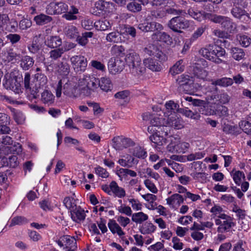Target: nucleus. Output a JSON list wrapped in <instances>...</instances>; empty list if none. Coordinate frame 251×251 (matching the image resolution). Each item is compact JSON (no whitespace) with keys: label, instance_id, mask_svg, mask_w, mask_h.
Segmentation results:
<instances>
[{"label":"nucleus","instance_id":"1","mask_svg":"<svg viewBox=\"0 0 251 251\" xmlns=\"http://www.w3.org/2000/svg\"><path fill=\"white\" fill-rule=\"evenodd\" d=\"M125 61L129 72L135 76L142 75L146 71L139 55L132 51L126 54Z\"/></svg>","mask_w":251,"mask_h":251},{"label":"nucleus","instance_id":"2","mask_svg":"<svg viewBox=\"0 0 251 251\" xmlns=\"http://www.w3.org/2000/svg\"><path fill=\"white\" fill-rule=\"evenodd\" d=\"M99 79L93 75H83L78 80L77 86L81 92V94L84 96H90L92 92L97 88Z\"/></svg>","mask_w":251,"mask_h":251},{"label":"nucleus","instance_id":"3","mask_svg":"<svg viewBox=\"0 0 251 251\" xmlns=\"http://www.w3.org/2000/svg\"><path fill=\"white\" fill-rule=\"evenodd\" d=\"M200 53L208 60L219 64L222 61L220 57L225 55V50L216 45H209L205 48L201 49Z\"/></svg>","mask_w":251,"mask_h":251},{"label":"nucleus","instance_id":"4","mask_svg":"<svg viewBox=\"0 0 251 251\" xmlns=\"http://www.w3.org/2000/svg\"><path fill=\"white\" fill-rule=\"evenodd\" d=\"M200 53L208 60L219 64L222 61L220 57L225 55V50L216 45H209L205 48L201 49Z\"/></svg>","mask_w":251,"mask_h":251},{"label":"nucleus","instance_id":"5","mask_svg":"<svg viewBox=\"0 0 251 251\" xmlns=\"http://www.w3.org/2000/svg\"><path fill=\"white\" fill-rule=\"evenodd\" d=\"M144 120H150L151 125L148 127V131L150 133H154L160 128L161 126H165V118L159 117L157 115H151L150 113H145L143 115Z\"/></svg>","mask_w":251,"mask_h":251},{"label":"nucleus","instance_id":"6","mask_svg":"<svg viewBox=\"0 0 251 251\" xmlns=\"http://www.w3.org/2000/svg\"><path fill=\"white\" fill-rule=\"evenodd\" d=\"M144 56H152L158 59L160 61H166L167 56L162 51L160 47L155 44H149L143 50Z\"/></svg>","mask_w":251,"mask_h":251},{"label":"nucleus","instance_id":"7","mask_svg":"<svg viewBox=\"0 0 251 251\" xmlns=\"http://www.w3.org/2000/svg\"><path fill=\"white\" fill-rule=\"evenodd\" d=\"M190 147L189 143L181 140L179 138H174L167 146V150L172 153H184Z\"/></svg>","mask_w":251,"mask_h":251},{"label":"nucleus","instance_id":"8","mask_svg":"<svg viewBox=\"0 0 251 251\" xmlns=\"http://www.w3.org/2000/svg\"><path fill=\"white\" fill-rule=\"evenodd\" d=\"M215 224L218 226L217 231L224 233L229 231L230 228L235 226L233 219L227 215H223L219 218L215 219Z\"/></svg>","mask_w":251,"mask_h":251},{"label":"nucleus","instance_id":"9","mask_svg":"<svg viewBox=\"0 0 251 251\" xmlns=\"http://www.w3.org/2000/svg\"><path fill=\"white\" fill-rule=\"evenodd\" d=\"M212 21L215 23L221 24L223 29L227 31H234L237 29L236 23L230 18L221 15H215Z\"/></svg>","mask_w":251,"mask_h":251},{"label":"nucleus","instance_id":"10","mask_svg":"<svg viewBox=\"0 0 251 251\" xmlns=\"http://www.w3.org/2000/svg\"><path fill=\"white\" fill-rule=\"evenodd\" d=\"M113 147L117 151H121L134 146V142L130 138L123 136H118L112 139Z\"/></svg>","mask_w":251,"mask_h":251},{"label":"nucleus","instance_id":"11","mask_svg":"<svg viewBox=\"0 0 251 251\" xmlns=\"http://www.w3.org/2000/svg\"><path fill=\"white\" fill-rule=\"evenodd\" d=\"M113 6L112 2L104 0H98L95 2L94 6L91 9V13L99 17H104L107 8Z\"/></svg>","mask_w":251,"mask_h":251},{"label":"nucleus","instance_id":"12","mask_svg":"<svg viewBox=\"0 0 251 251\" xmlns=\"http://www.w3.org/2000/svg\"><path fill=\"white\" fill-rule=\"evenodd\" d=\"M68 10V4L63 2H51L46 8V12L49 15L65 14Z\"/></svg>","mask_w":251,"mask_h":251},{"label":"nucleus","instance_id":"13","mask_svg":"<svg viewBox=\"0 0 251 251\" xmlns=\"http://www.w3.org/2000/svg\"><path fill=\"white\" fill-rule=\"evenodd\" d=\"M124 62L119 58H111L108 63L109 72L113 75L121 72L124 68Z\"/></svg>","mask_w":251,"mask_h":251},{"label":"nucleus","instance_id":"14","mask_svg":"<svg viewBox=\"0 0 251 251\" xmlns=\"http://www.w3.org/2000/svg\"><path fill=\"white\" fill-rule=\"evenodd\" d=\"M4 79L5 80L3 85L6 89L11 90L16 94H19L22 92L21 85L16 79L12 78L7 75L4 76Z\"/></svg>","mask_w":251,"mask_h":251},{"label":"nucleus","instance_id":"15","mask_svg":"<svg viewBox=\"0 0 251 251\" xmlns=\"http://www.w3.org/2000/svg\"><path fill=\"white\" fill-rule=\"evenodd\" d=\"M165 61H160L153 57H148L143 60V63L150 70L154 72H160L162 69L161 64Z\"/></svg>","mask_w":251,"mask_h":251},{"label":"nucleus","instance_id":"16","mask_svg":"<svg viewBox=\"0 0 251 251\" xmlns=\"http://www.w3.org/2000/svg\"><path fill=\"white\" fill-rule=\"evenodd\" d=\"M63 93L70 97L77 98L81 94L77 85H74L72 83H66L63 86Z\"/></svg>","mask_w":251,"mask_h":251},{"label":"nucleus","instance_id":"17","mask_svg":"<svg viewBox=\"0 0 251 251\" xmlns=\"http://www.w3.org/2000/svg\"><path fill=\"white\" fill-rule=\"evenodd\" d=\"M138 28L142 31H161L163 27L160 24L152 22L139 24Z\"/></svg>","mask_w":251,"mask_h":251},{"label":"nucleus","instance_id":"18","mask_svg":"<svg viewBox=\"0 0 251 251\" xmlns=\"http://www.w3.org/2000/svg\"><path fill=\"white\" fill-rule=\"evenodd\" d=\"M167 204L170 208L176 209L184 201L183 197L178 194H174L166 199Z\"/></svg>","mask_w":251,"mask_h":251},{"label":"nucleus","instance_id":"19","mask_svg":"<svg viewBox=\"0 0 251 251\" xmlns=\"http://www.w3.org/2000/svg\"><path fill=\"white\" fill-rule=\"evenodd\" d=\"M165 110L164 112L165 118L169 117L173 115H176V112L180 111L179 105L173 100L167 102L165 105Z\"/></svg>","mask_w":251,"mask_h":251},{"label":"nucleus","instance_id":"20","mask_svg":"<svg viewBox=\"0 0 251 251\" xmlns=\"http://www.w3.org/2000/svg\"><path fill=\"white\" fill-rule=\"evenodd\" d=\"M165 126H171L176 129H181L183 127V121L176 115L165 118Z\"/></svg>","mask_w":251,"mask_h":251},{"label":"nucleus","instance_id":"21","mask_svg":"<svg viewBox=\"0 0 251 251\" xmlns=\"http://www.w3.org/2000/svg\"><path fill=\"white\" fill-rule=\"evenodd\" d=\"M187 14L198 21H201L205 18L206 16L208 14L203 11H199L195 7H190L187 10V12L184 14V16Z\"/></svg>","mask_w":251,"mask_h":251},{"label":"nucleus","instance_id":"22","mask_svg":"<svg viewBox=\"0 0 251 251\" xmlns=\"http://www.w3.org/2000/svg\"><path fill=\"white\" fill-rule=\"evenodd\" d=\"M10 123V118L5 114L0 113V133L9 134L10 128L7 126Z\"/></svg>","mask_w":251,"mask_h":251},{"label":"nucleus","instance_id":"23","mask_svg":"<svg viewBox=\"0 0 251 251\" xmlns=\"http://www.w3.org/2000/svg\"><path fill=\"white\" fill-rule=\"evenodd\" d=\"M71 215L72 220L77 223L84 221L86 217L85 211L79 206L71 211Z\"/></svg>","mask_w":251,"mask_h":251},{"label":"nucleus","instance_id":"24","mask_svg":"<svg viewBox=\"0 0 251 251\" xmlns=\"http://www.w3.org/2000/svg\"><path fill=\"white\" fill-rule=\"evenodd\" d=\"M154 41H159L166 43L169 45L173 44V39L165 32H155L152 35Z\"/></svg>","mask_w":251,"mask_h":251},{"label":"nucleus","instance_id":"25","mask_svg":"<svg viewBox=\"0 0 251 251\" xmlns=\"http://www.w3.org/2000/svg\"><path fill=\"white\" fill-rule=\"evenodd\" d=\"M72 63L80 70H83L87 66V60L83 56L76 55L71 58Z\"/></svg>","mask_w":251,"mask_h":251},{"label":"nucleus","instance_id":"26","mask_svg":"<svg viewBox=\"0 0 251 251\" xmlns=\"http://www.w3.org/2000/svg\"><path fill=\"white\" fill-rule=\"evenodd\" d=\"M54 100L55 97L50 91L45 90L41 94V101L45 105L49 106L52 104Z\"/></svg>","mask_w":251,"mask_h":251},{"label":"nucleus","instance_id":"27","mask_svg":"<svg viewBox=\"0 0 251 251\" xmlns=\"http://www.w3.org/2000/svg\"><path fill=\"white\" fill-rule=\"evenodd\" d=\"M110 188L111 190V193H112L118 198H122L126 196L125 190L123 188L120 187L115 181H112L110 183Z\"/></svg>","mask_w":251,"mask_h":251},{"label":"nucleus","instance_id":"28","mask_svg":"<svg viewBox=\"0 0 251 251\" xmlns=\"http://www.w3.org/2000/svg\"><path fill=\"white\" fill-rule=\"evenodd\" d=\"M183 60L180 59L170 69L169 72L173 76H175L182 72L184 70Z\"/></svg>","mask_w":251,"mask_h":251},{"label":"nucleus","instance_id":"29","mask_svg":"<svg viewBox=\"0 0 251 251\" xmlns=\"http://www.w3.org/2000/svg\"><path fill=\"white\" fill-rule=\"evenodd\" d=\"M243 8L233 7L231 9V14L235 18L242 20L249 18L248 14L243 9Z\"/></svg>","mask_w":251,"mask_h":251},{"label":"nucleus","instance_id":"30","mask_svg":"<svg viewBox=\"0 0 251 251\" xmlns=\"http://www.w3.org/2000/svg\"><path fill=\"white\" fill-rule=\"evenodd\" d=\"M78 9L72 5L70 6L69 11H67L65 14H63L62 17L68 21H74L77 19L75 15L78 13Z\"/></svg>","mask_w":251,"mask_h":251},{"label":"nucleus","instance_id":"31","mask_svg":"<svg viewBox=\"0 0 251 251\" xmlns=\"http://www.w3.org/2000/svg\"><path fill=\"white\" fill-rule=\"evenodd\" d=\"M108 226L112 233H117L121 236L125 234L120 226L113 220H110L108 223Z\"/></svg>","mask_w":251,"mask_h":251},{"label":"nucleus","instance_id":"32","mask_svg":"<svg viewBox=\"0 0 251 251\" xmlns=\"http://www.w3.org/2000/svg\"><path fill=\"white\" fill-rule=\"evenodd\" d=\"M181 17L176 16L171 19L168 24V26L173 31H181L180 30Z\"/></svg>","mask_w":251,"mask_h":251},{"label":"nucleus","instance_id":"33","mask_svg":"<svg viewBox=\"0 0 251 251\" xmlns=\"http://www.w3.org/2000/svg\"><path fill=\"white\" fill-rule=\"evenodd\" d=\"M118 160V163L123 167H131L135 164V158L129 154L124 155Z\"/></svg>","mask_w":251,"mask_h":251},{"label":"nucleus","instance_id":"34","mask_svg":"<svg viewBox=\"0 0 251 251\" xmlns=\"http://www.w3.org/2000/svg\"><path fill=\"white\" fill-rule=\"evenodd\" d=\"M152 134V135L150 136V138L152 143L159 146H162L166 143V139L163 137V135H160L159 131L157 130Z\"/></svg>","mask_w":251,"mask_h":251},{"label":"nucleus","instance_id":"35","mask_svg":"<svg viewBox=\"0 0 251 251\" xmlns=\"http://www.w3.org/2000/svg\"><path fill=\"white\" fill-rule=\"evenodd\" d=\"M233 83V79L229 77H223L216 80L212 81L211 84L214 86H220L222 87H228Z\"/></svg>","mask_w":251,"mask_h":251},{"label":"nucleus","instance_id":"36","mask_svg":"<svg viewBox=\"0 0 251 251\" xmlns=\"http://www.w3.org/2000/svg\"><path fill=\"white\" fill-rule=\"evenodd\" d=\"M127 32H110L106 36V40L109 42H119L124 41L122 36L126 34Z\"/></svg>","mask_w":251,"mask_h":251},{"label":"nucleus","instance_id":"37","mask_svg":"<svg viewBox=\"0 0 251 251\" xmlns=\"http://www.w3.org/2000/svg\"><path fill=\"white\" fill-rule=\"evenodd\" d=\"M98 83L97 88L98 87H100L102 90L106 92L110 90L112 87L111 80L108 78L102 77L100 80L99 79Z\"/></svg>","mask_w":251,"mask_h":251},{"label":"nucleus","instance_id":"38","mask_svg":"<svg viewBox=\"0 0 251 251\" xmlns=\"http://www.w3.org/2000/svg\"><path fill=\"white\" fill-rule=\"evenodd\" d=\"M52 20L51 17L43 14L37 15L34 18V21L38 25L47 24L51 22Z\"/></svg>","mask_w":251,"mask_h":251},{"label":"nucleus","instance_id":"39","mask_svg":"<svg viewBox=\"0 0 251 251\" xmlns=\"http://www.w3.org/2000/svg\"><path fill=\"white\" fill-rule=\"evenodd\" d=\"M46 43L48 47L54 48L62 44V40L58 36H50L47 39Z\"/></svg>","mask_w":251,"mask_h":251},{"label":"nucleus","instance_id":"40","mask_svg":"<svg viewBox=\"0 0 251 251\" xmlns=\"http://www.w3.org/2000/svg\"><path fill=\"white\" fill-rule=\"evenodd\" d=\"M148 219V216L142 212L134 213L132 215V220L137 224H141Z\"/></svg>","mask_w":251,"mask_h":251},{"label":"nucleus","instance_id":"41","mask_svg":"<svg viewBox=\"0 0 251 251\" xmlns=\"http://www.w3.org/2000/svg\"><path fill=\"white\" fill-rule=\"evenodd\" d=\"M34 63L33 59L29 56H24L21 60V66L25 70H28Z\"/></svg>","mask_w":251,"mask_h":251},{"label":"nucleus","instance_id":"42","mask_svg":"<svg viewBox=\"0 0 251 251\" xmlns=\"http://www.w3.org/2000/svg\"><path fill=\"white\" fill-rule=\"evenodd\" d=\"M57 71L63 75H67L70 72L69 64L66 62H60L58 64Z\"/></svg>","mask_w":251,"mask_h":251},{"label":"nucleus","instance_id":"43","mask_svg":"<svg viewBox=\"0 0 251 251\" xmlns=\"http://www.w3.org/2000/svg\"><path fill=\"white\" fill-rule=\"evenodd\" d=\"M93 32H83L81 36L78 35L76 38V41L81 46H85L88 43V38L92 37Z\"/></svg>","mask_w":251,"mask_h":251},{"label":"nucleus","instance_id":"44","mask_svg":"<svg viewBox=\"0 0 251 251\" xmlns=\"http://www.w3.org/2000/svg\"><path fill=\"white\" fill-rule=\"evenodd\" d=\"M232 57L238 61L242 59L245 55V53L242 49L238 48H233L231 49Z\"/></svg>","mask_w":251,"mask_h":251},{"label":"nucleus","instance_id":"45","mask_svg":"<svg viewBox=\"0 0 251 251\" xmlns=\"http://www.w3.org/2000/svg\"><path fill=\"white\" fill-rule=\"evenodd\" d=\"M188 29L189 30H193L195 29L194 22L182 19L181 17L180 29Z\"/></svg>","mask_w":251,"mask_h":251},{"label":"nucleus","instance_id":"46","mask_svg":"<svg viewBox=\"0 0 251 251\" xmlns=\"http://www.w3.org/2000/svg\"><path fill=\"white\" fill-rule=\"evenodd\" d=\"M156 229L154 226L151 223H146L142 226L141 228V232L143 234H149L153 232Z\"/></svg>","mask_w":251,"mask_h":251},{"label":"nucleus","instance_id":"47","mask_svg":"<svg viewBox=\"0 0 251 251\" xmlns=\"http://www.w3.org/2000/svg\"><path fill=\"white\" fill-rule=\"evenodd\" d=\"M95 26L97 30L103 31L108 30L110 25L109 22L106 20L99 21L95 23Z\"/></svg>","mask_w":251,"mask_h":251},{"label":"nucleus","instance_id":"48","mask_svg":"<svg viewBox=\"0 0 251 251\" xmlns=\"http://www.w3.org/2000/svg\"><path fill=\"white\" fill-rule=\"evenodd\" d=\"M133 155L139 158L144 159L147 157L146 151L141 147L137 146L133 149L132 151Z\"/></svg>","mask_w":251,"mask_h":251},{"label":"nucleus","instance_id":"49","mask_svg":"<svg viewBox=\"0 0 251 251\" xmlns=\"http://www.w3.org/2000/svg\"><path fill=\"white\" fill-rule=\"evenodd\" d=\"M63 203L68 209L70 210V211L77 207L75 203V200L70 197L65 198L63 200Z\"/></svg>","mask_w":251,"mask_h":251},{"label":"nucleus","instance_id":"50","mask_svg":"<svg viewBox=\"0 0 251 251\" xmlns=\"http://www.w3.org/2000/svg\"><path fill=\"white\" fill-rule=\"evenodd\" d=\"M223 208L219 205H215L210 210V212L212 213L213 218L215 220V219L219 218L221 215H226L223 213Z\"/></svg>","mask_w":251,"mask_h":251},{"label":"nucleus","instance_id":"51","mask_svg":"<svg viewBox=\"0 0 251 251\" xmlns=\"http://www.w3.org/2000/svg\"><path fill=\"white\" fill-rule=\"evenodd\" d=\"M64 53L63 49H57L51 50L50 53V58L51 60H56L61 57Z\"/></svg>","mask_w":251,"mask_h":251},{"label":"nucleus","instance_id":"52","mask_svg":"<svg viewBox=\"0 0 251 251\" xmlns=\"http://www.w3.org/2000/svg\"><path fill=\"white\" fill-rule=\"evenodd\" d=\"M199 63H197V66L194 69V74L196 76L201 79H204L207 75V72L203 69H201L198 66Z\"/></svg>","mask_w":251,"mask_h":251},{"label":"nucleus","instance_id":"53","mask_svg":"<svg viewBox=\"0 0 251 251\" xmlns=\"http://www.w3.org/2000/svg\"><path fill=\"white\" fill-rule=\"evenodd\" d=\"M6 57V60L8 61H12L13 60H16L20 58V55L17 54L12 49H10L7 51V53H5Z\"/></svg>","mask_w":251,"mask_h":251},{"label":"nucleus","instance_id":"54","mask_svg":"<svg viewBox=\"0 0 251 251\" xmlns=\"http://www.w3.org/2000/svg\"><path fill=\"white\" fill-rule=\"evenodd\" d=\"M176 81L180 86H184L189 85L192 80L189 75H182L177 78Z\"/></svg>","mask_w":251,"mask_h":251},{"label":"nucleus","instance_id":"55","mask_svg":"<svg viewBox=\"0 0 251 251\" xmlns=\"http://www.w3.org/2000/svg\"><path fill=\"white\" fill-rule=\"evenodd\" d=\"M232 176L235 183L238 185L241 184L242 178L243 179L245 178L244 174L240 171H235L234 173L233 171Z\"/></svg>","mask_w":251,"mask_h":251},{"label":"nucleus","instance_id":"56","mask_svg":"<svg viewBox=\"0 0 251 251\" xmlns=\"http://www.w3.org/2000/svg\"><path fill=\"white\" fill-rule=\"evenodd\" d=\"M36 39H38V38L37 37H35L33 39L32 44L28 47L29 51L33 53H37L41 48V45H40L39 41L37 42Z\"/></svg>","mask_w":251,"mask_h":251},{"label":"nucleus","instance_id":"57","mask_svg":"<svg viewBox=\"0 0 251 251\" xmlns=\"http://www.w3.org/2000/svg\"><path fill=\"white\" fill-rule=\"evenodd\" d=\"M126 7L127 9L132 12H137L142 9L140 4L133 1L127 4Z\"/></svg>","mask_w":251,"mask_h":251},{"label":"nucleus","instance_id":"58","mask_svg":"<svg viewBox=\"0 0 251 251\" xmlns=\"http://www.w3.org/2000/svg\"><path fill=\"white\" fill-rule=\"evenodd\" d=\"M125 48L122 46L114 45L111 48V52L113 55L120 56L124 54Z\"/></svg>","mask_w":251,"mask_h":251},{"label":"nucleus","instance_id":"59","mask_svg":"<svg viewBox=\"0 0 251 251\" xmlns=\"http://www.w3.org/2000/svg\"><path fill=\"white\" fill-rule=\"evenodd\" d=\"M27 223V220L25 218L22 216H17L13 218L11 221L10 226L15 225H21Z\"/></svg>","mask_w":251,"mask_h":251},{"label":"nucleus","instance_id":"60","mask_svg":"<svg viewBox=\"0 0 251 251\" xmlns=\"http://www.w3.org/2000/svg\"><path fill=\"white\" fill-rule=\"evenodd\" d=\"M179 112L181 113H183L184 115H185L186 117L193 119L198 120L200 117L199 114L197 113H194L190 110L180 109Z\"/></svg>","mask_w":251,"mask_h":251},{"label":"nucleus","instance_id":"61","mask_svg":"<svg viewBox=\"0 0 251 251\" xmlns=\"http://www.w3.org/2000/svg\"><path fill=\"white\" fill-rule=\"evenodd\" d=\"M144 183L146 187L152 193L156 194L158 192V189L155 184L149 179L144 180Z\"/></svg>","mask_w":251,"mask_h":251},{"label":"nucleus","instance_id":"62","mask_svg":"<svg viewBox=\"0 0 251 251\" xmlns=\"http://www.w3.org/2000/svg\"><path fill=\"white\" fill-rule=\"evenodd\" d=\"M240 128L248 134H251V123L248 121H243L239 123Z\"/></svg>","mask_w":251,"mask_h":251},{"label":"nucleus","instance_id":"63","mask_svg":"<svg viewBox=\"0 0 251 251\" xmlns=\"http://www.w3.org/2000/svg\"><path fill=\"white\" fill-rule=\"evenodd\" d=\"M237 40L240 42V44L245 47H248L251 42V39L246 35H240L237 37Z\"/></svg>","mask_w":251,"mask_h":251},{"label":"nucleus","instance_id":"64","mask_svg":"<svg viewBox=\"0 0 251 251\" xmlns=\"http://www.w3.org/2000/svg\"><path fill=\"white\" fill-rule=\"evenodd\" d=\"M143 173L147 175L144 176L146 177L151 176L156 180L160 178L159 175L157 173L153 172L151 169L149 168L143 169Z\"/></svg>","mask_w":251,"mask_h":251}]
</instances>
